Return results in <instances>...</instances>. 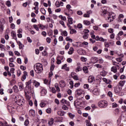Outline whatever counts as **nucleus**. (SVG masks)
Instances as JSON below:
<instances>
[{"instance_id":"obj_1","label":"nucleus","mask_w":126,"mask_h":126,"mask_svg":"<svg viewBox=\"0 0 126 126\" xmlns=\"http://www.w3.org/2000/svg\"><path fill=\"white\" fill-rule=\"evenodd\" d=\"M12 98L14 100L16 103H18L19 105H23L24 104V100H23L22 96L12 94Z\"/></svg>"},{"instance_id":"obj_2","label":"nucleus","mask_w":126,"mask_h":126,"mask_svg":"<svg viewBox=\"0 0 126 126\" xmlns=\"http://www.w3.org/2000/svg\"><path fill=\"white\" fill-rule=\"evenodd\" d=\"M34 71L36 73H42L43 72V65L40 63L35 64L34 66Z\"/></svg>"},{"instance_id":"obj_3","label":"nucleus","mask_w":126,"mask_h":126,"mask_svg":"<svg viewBox=\"0 0 126 126\" xmlns=\"http://www.w3.org/2000/svg\"><path fill=\"white\" fill-rule=\"evenodd\" d=\"M105 18L106 20H109V22H112L114 19H116V14L113 12H109Z\"/></svg>"},{"instance_id":"obj_4","label":"nucleus","mask_w":126,"mask_h":126,"mask_svg":"<svg viewBox=\"0 0 126 126\" xmlns=\"http://www.w3.org/2000/svg\"><path fill=\"white\" fill-rule=\"evenodd\" d=\"M98 105L100 108H107L108 106V102L105 100H100L98 103Z\"/></svg>"},{"instance_id":"obj_5","label":"nucleus","mask_w":126,"mask_h":126,"mask_svg":"<svg viewBox=\"0 0 126 126\" xmlns=\"http://www.w3.org/2000/svg\"><path fill=\"white\" fill-rule=\"evenodd\" d=\"M109 12H108V11H107L106 7H103L102 8L101 15H102V16H104V17L106 18L108 14H109Z\"/></svg>"},{"instance_id":"obj_6","label":"nucleus","mask_w":126,"mask_h":126,"mask_svg":"<svg viewBox=\"0 0 126 126\" xmlns=\"http://www.w3.org/2000/svg\"><path fill=\"white\" fill-rule=\"evenodd\" d=\"M74 105L76 108H80V107H81V102H80V100H76L74 101Z\"/></svg>"},{"instance_id":"obj_7","label":"nucleus","mask_w":126,"mask_h":126,"mask_svg":"<svg viewBox=\"0 0 126 126\" xmlns=\"http://www.w3.org/2000/svg\"><path fill=\"white\" fill-rule=\"evenodd\" d=\"M7 109L9 111V112L11 113V114H13L14 113V107L11 106L10 104L8 105Z\"/></svg>"},{"instance_id":"obj_8","label":"nucleus","mask_w":126,"mask_h":126,"mask_svg":"<svg viewBox=\"0 0 126 126\" xmlns=\"http://www.w3.org/2000/svg\"><path fill=\"white\" fill-rule=\"evenodd\" d=\"M92 93L95 96H99L100 95V90L98 89H94Z\"/></svg>"},{"instance_id":"obj_9","label":"nucleus","mask_w":126,"mask_h":126,"mask_svg":"<svg viewBox=\"0 0 126 126\" xmlns=\"http://www.w3.org/2000/svg\"><path fill=\"white\" fill-rule=\"evenodd\" d=\"M25 94H31L32 93V89H31V87H26L25 90Z\"/></svg>"},{"instance_id":"obj_10","label":"nucleus","mask_w":126,"mask_h":126,"mask_svg":"<svg viewBox=\"0 0 126 126\" xmlns=\"http://www.w3.org/2000/svg\"><path fill=\"white\" fill-rule=\"evenodd\" d=\"M119 58L116 59V61H117L118 63H121L123 62V58H124V56L123 54H120L118 55Z\"/></svg>"},{"instance_id":"obj_11","label":"nucleus","mask_w":126,"mask_h":126,"mask_svg":"<svg viewBox=\"0 0 126 126\" xmlns=\"http://www.w3.org/2000/svg\"><path fill=\"white\" fill-rule=\"evenodd\" d=\"M121 91H122V88L119 86L116 87L114 88V92H115L116 94H119V93H120Z\"/></svg>"},{"instance_id":"obj_12","label":"nucleus","mask_w":126,"mask_h":126,"mask_svg":"<svg viewBox=\"0 0 126 126\" xmlns=\"http://www.w3.org/2000/svg\"><path fill=\"white\" fill-rule=\"evenodd\" d=\"M18 85L20 91H22V90H24V84H23L22 82H19Z\"/></svg>"},{"instance_id":"obj_13","label":"nucleus","mask_w":126,"mask_h":126,"mask_svg":"<svg viewBox=\"0 0 126 126\" xmlns=\"http://www.w3.org/2000/svg\"><path fill=\"white\" fill-rule=\"evenodd\" d=\"M102 80L106 84H112V81L110 79H107L106 78H103Z\"/></svg>"},{"instance_id":"obj_14","label":"nucleus","mask_w":126,"mask_h":126,"mask_svg":"<svg viewBox=\"0 0 126 126\" xmlns=\"http://www.w3.org/2000/svg\"><path fill=\"white\" fill-rule=\"evenodd\" d=\"M91 62L92 63H96L98 62V58L95 57H92L91 59Z\"/></svg>"},{"instance_id":"obj_15","label":"nucleus","mask_w":126,"mask_h":126,"mask_svg":"<svg viewBox=\"0 0 126 126\" xmlns=\"http://www.w3.org/2000/svg\"><path fill=\"white\" fill-rule=\"evenodd\" d=\"M32 83L36 88H38L40 86V83L35 80L32 81Z\"/></svg>"},{"instance_id":"obj_16","label":"nucleus","mask_w":126,"mask_h":126,"mask_svg":"<svg viewBox=\"0 0 126 126\" xmlns=\"http://www.w3.org/2000/svg\"><path fill=\"white\" fill-rule=\"evenodd\" d=\"M83 24L86 26H89V25H91V22H90V21L85 20L83 21Z\"/></svg>"},{"instance_id":"obj_17","label":"nucleus","mask_w":126,"mask_h":126,"mask_svg":"<svg viewBox=\"0 0 126 126\" xmlns=\"http://www.w3.org/2000/svg\"><path fill=\"white\" fill-rule=\"evenodd\" d=\"M124 17H125V16L124 15V14H119L118 16V22H122Z\"/></svg>"},{"instance_id":"obj_18","label":"nucleus","mask_w":126,"mask_h":126,"mask_svg":"<svg viewBox=\"0 0 126 126\" xmlns=\"http://www.w3.org/2000/svg\"><path fill=\"white\" fill-rule=\"evenodd\" d=\"M75 93L78 96H80L83 93V91L81 89H78L76 91Z\"/></svg>"},{"instance_id":"obj_19","label":"nucleus","mask_w":126,"mask_h":126,"mask_svg":"<svg viewBox=\"0 0 126 126\" xmlns=\"http://www.w3.org/2000/svg\"><path fill=\"white\" fill-rule=\"evenodd\" d=\"M88 81L90 83H92V82L95 81V78L93 76H90L88 78Z\"/></svg>"},{"instance_id":"obj_20","label":"nucleus","mask_w":126,"mask_h":126,"mask_svg":"<svg viewBox=\"0 0 126 126\" xmlns=\"http://www.w3.org/2000/svg\"><path fill=\"white\" fill-rule=\"evenodd\" d=\"M27 75H28L27 72H26L25 71H24V74L22 77V81H24V80H25L26 79V76H27Z\"/></svg>"},{"instance_id":"obj_21","label":"nucleus","mask_w":126,"mask_h":126,"mask_svg":"<svg viewBox=\"0 0 126 126\" xmlns=\"http://www.w3.org/2000/svg\"><path fill=\"white\" fill-rule=\"evenodd\" d=\"M62 69H64L65 70L68 71H69V67H67V64H64L62 66Z\"/></svg>"},{"instance_id":"obj_22","label":"nucleus","mask_w":126,"mask_h":126,"mask_svg":"<svg viewBox=\"0 0 126 126\" xmlns=\"http://www.w3.org/2000/svg\"><path fill=\"white\" fill-rule=\"evenodd\" d=\"M60 87L63 88V87H65V82L63 80H61L60 82Z\"/></svg>"},{"instance_id":"obj_23","label":"nucleus","mask_w":126,"mask_h":126,"mask_svg":"<svg viewBox=\"0 0 126 126\" xmlns=\"http://www.w3.org/2000/svg\"><path fill=\"white\" fill-rule=\"evenodd\" d=\"M117 69L118 68H117V66H113L111 67V71H112V72L116 73H117V71H118Z\"/></svg>"},{"instance_id":"obj_24","label":"nucleus","mask_w":126,"mask_h":126,"mask_svg":"<svg viewBox=\"0 0 126 126\" xmlns=\"http://www.w3.org/2000/svg\"><path fill=\"white\" fill-rule=\"evenodd\" d=\"M73 52H74V49H73V47H70V48L69 49L68 54V55H72V54H73Z\"/></svg>"},{"instance_id":"obj_25","label":"nucleus","mask_w":126,"mask_h":126,"mask_svg":"<svg viewBox=\"0 0 126 126\" xmlns=\"http://www.w3.org/2000/svg\"><path fill=\"white\" fill-rule=\"evenodd\" d=\"M13 90L15 93H17L19 91V90H18V87H17V86L16 85L13 86Z\"/></svg>"},{"instance_id":"obj_26","label":"nucleus","mask_w":126,"mask_h":126,"mask_svg":"<svg viewBox=\"0 0 126 126\" xmlns=\"http://www.w3.org/2000/svg\"><path fill=\"white\" fill-rule=\"evenodd\" d=\"M47 94V90L43 89L41 91V96H45Z\"/></svg>"},{"instance_id":"obj_27","label":"nucleus","mask_w":126,"mask_h":126,"mask_svg":"<svg viewBox=\"0 0 126 126\" xmlns=\"http://www.w3.org/2000/svg\"><path fill=\"white\" fill-rule=\"evenodd\" d=\"M29 115L30 116H32V117H34V116H35V110L33 109L30 110Z\"/></svg>"},{"instance_id":"obj_28","label":"nucleus","mask_w":126,"mask_h":126,"mask_svg":"<svg viewBox=\"0 0 126 126\" xmlns=\"http://www.w3.org/2000/svg\"><path fill=\"white\" fill-rule=\"evenodd\" d=\"M68 18V22L69 24H73V20L72 19V18L70 17H67Z\"/></svg>"},{"instance_id":"obj_29","label":"nucleus","mask_w":126,"mask_h":126,"mask_svg":"<svg viewBox=\"0 0 126 126\" xmlns=\"http://www.w3.org/2000/svg\"><path fill=\"white\" fill-rule=\"evenodd\" d=\"M44 83L45 84H46L47 85H50L51 84V80H48L47 79H45L44 80Z\"/></svg>"},{"instance_id":"obj_30","label":"nucleus","mask_w":126,"mask_h":126,"mask_svg":"<svg viewBox=\"0 0 126 126\" xmlns=\"http://www.w3.org/2000/svg\"><path fill=\"white\" fill-rule=\"evenodd\" d=\"M61 35L66 37V36H67V32H66V31H63V32H62Z\"/></svg>"},{"instance_id":"obj_31","label":"nucleus","mask_w":126,"mask_h":126,"mask_svg":"<svg viewBox=\"0 0 126 126\" xmlns=\"http://www.w3.org/2000/svg\"><path fill=\"white\" fill-rule=\"evenodd\" d=\"M55 88L56 89V92H60L61 90L60 89V87H59V85L58 84H55Z\"/></svg>"},{"instance_id":"obj_32","label":"nucleus","mask_w":126,"mask_h":126,"mask_svg":"<svg viewBox=\"0 0 126 126\" xmlns=\"http://www.w3.org/2000/svg\"><path fill=\"white\" fill-rule=\"evenodd\" d=\"M18 44L19 45V48L20 50H21V49H22L24 47V45L23 44H22L21 42L18 41Z\"/></svg>"},{"instance_id":"obj_33","label":"nucleus","mask_w":126,"mask_h":126,"mask_svg":"<svg viewBox=\"0 0 126 126\" xmlns=\"http://www.w3.org/2000/svg\"><path fill=\"white\" fill-rule=\"evenodd\" d=\"M76 30L73 29H70V34H76Z\"/></svg>"},{"instance_id":"obj_34","label":"nucleus","mask_w":126,"mask_h":126,"mask_svg":"<svg viewBox=\"0 0 126 126\" xmlns=\"http://www.w3.org/2000/svg\"><path fill=\"white\" fill-rule=\"evenodd\" d=\"M82 70V67L80 66H78L76 68V72H79Z\"/></svg>"},{"instance_id":"obj_35","label":"nucleus","mask_w":126,"mask_h":126,"mask_svg":"<svg viewBox=\"0 0 126 126\" xmlns=\"http://www.w3.org/2000/svg\"><path fill=\"white\" fill-rule=\"evenodd\" d=\"M31 83H32V81L31 80L26 83V87H31Z\"/></svg>"},{"instance_id":"obj_36","label":"nucleus","mask_w":126,"mask_h":126,"mask_svg":"<svg viewBox=\"0 0 126 126\" xmlns=\"http://www.w3.org/2000/svg\"><path fill=\"white\" fill-rule=\"evenodd\" d=\"M0 125H1V126H10L7 124L6 122H4L3 123L0 122Z\"/></svg>"},{"instance_id":"obj_37","label":"nucleus","mask_w":126,"mask_h":126,"mask_svg":"<svg viewBox=\"0 0 126 126\" xmlns=\"http://www.w3.org/2000/svg\"><path fill=\"white\" fill-rule=\"evenodd\" d=\"M67 115L70 117V119H73V118H74V117H75V115L69 112V113H67Z\"/></svg>"},{"instance_id":"obj_38","label":"nucleus","mask_w":126,"mask_h":126,"mask_svg":"<svg viewBox=\"0 0 126 126\" xmlns=\"http://www.w3.org/2000/svg\"><path fill=\"white\" fill-rule=\"evenodd\" d=\"M100 75L102 76H106L107 75V72L105 70H102L100 73Z\"/></svg>"},{"instance_id":"obj_39","label":"nucleus","mask_w":126,"mask_h":126,"mask_svg":"<svg viewBox=\"0 0 126 126\" xmlns=\"http://www.w3.org/2000/svg\"><path fill=\"white\" fill-rule=\"evenodd\" d=\"M48 124L49 126H52L54 125V118H51L48 122Z\"/></svg>"},{"instance_id":"obj_40","label":"nucleus","mask_w":126,"mask_h":126,"mask_svg":"<svg viewBox=\"0 0 126 126\" xmlns=\"http://www.w3.org/2000/svg\"><path fill=\"white\" fill-rule=\"evenodd\" d=\"M38 26L39 29H42V30H44V29H45V28H46V26H45L42 24H38Z\"/></svg>"},{"instance_id":"obj_41","label":"nucleus","mask_w":126,"mask_h":126,"mask_svg":"<svg viewBox=\"0 0 126 126\" xmlns=\"http://www.w3.org/2000/svg\"><path fill=\"white\" fill-rule=\"evenodd\" d=\"M0 49L1 51H5V46L3 44H0Z\"/></svg>"},{"instance_id":"obj_42","label":"nucleus","mask_w":126,"mask_h":126,"mask_svg":"<svg viewBox=\"0 0 126 126\" xmlns=\"http://www.w3.org/2000/svg\"><path fill=\"white\" fill-rule=\"evenodd\" d=\"M58 115L59 116H64V111H60L58 112Z\"/></svg>"},{"instance_id":"obj_43","label":"nucleus","mask_w":126,"mask_h":126,"mask_svg":"<svg viewBox=\"0 0 126 126\" xmlns=\"http://www.w3.org/2000/svg\"><path fill=\"white\" fill-rule=\"evenodd\" d=\"M83 70L85 73H88V68L87 66L83 67Z\"/></svg>"},{"instance_id":"obj_44","label":"nucleus","mask_w":126,"mask_h":126,"mask_svg":"<svg viewBox=\"0 0 126 126\" xmlns=\"http://www.w3.org/2000/svg\"><path fill=\"white\" fill-rule=\"evenodd\" d=\"M61 103H62V104H68L69 102L67 101V100H65V99L63 98L61 100Z\"/></svg>"},{"instance_id":"obj_45","label":"nucleus","mask_w":126,"mask_h":126,"mask_svg":"<svg viewBox=\"0 0 126 126\" xmlns=\"http://www.w3.org/2000/svg\"><path fill=\"white\" fill-rule=\"evenodd\" d=\"M125 83H126V81H120L119 82V85L121 86V87H123V86L125 85Z\"/></svg>"},{"instance_id":"obj_46","label":"nucleus","mask_w":126,"mask_h":126,"mask_svg":"<svg viewBox=\"0 0 126 126\" xmlns=\"http://www.w3.org/2000/svg\"><path fill=\"white\" fill-rule=\"evenodd\" d=\"M119 2L123 5H126V0H119Z\"/></svg>"},{"instance_id":"obj_47","label":"nucleus","mask_w":126,"mask_h":126,"mask_svg":"<svg viewBox=\"0 0 126 126\" xmlns=\"http://www.w3.org/2000/svg\"><path fill=\"white\" fill-rule=\"evenodd\" d=\"M87 126H93L89 120H86Z\"/></svg>"},{"instance_id":"obj_48","label":"nucleus","mask_w":126,"mask_h":126,"mask_svg":"<svg viewBox=\"0 0 126 126\" xmlns=\"http://www.w3.org/2000/svg\"><path fill=\"white\" fill-rule=\"evenodd\" d=\"M11 36L13 37V38L16 37V32L14 31L11 32Z\"/></svg>"},{"instance_id":"obj_49","label":"nucleus","mask_w":126,"mask_h":126,"mask_svg":"<svg viewBox=\"0 0 126 126\" xmlns=\"http://www.w3.org/2000/svg\"><path fill=\"white\" fill-rule=\"evenodd\" d=\"M40 107H41V108H44V107H45V106H46V103L44 102H41L40 104H39Z\"/></svg>"},{"instance_id":"obj_50","label":"nucleus","mask_w":126,"mask_h":126,"mask_svg":"<svg viewBox=\"0 0 126 126\" xmlns=\"http://www.w3.org/2000/svg\"><path fill=\"white\" fill-rule=\"evenodd\" d=\"M119 76H120V73H117L116 74V75H114L113 76V78H114V79H118V77H119Z\"/></svg>"},{"instance_id":"obj_51","label":"nucleus","mask_w":126,"mask_h":126,"mask_svg":"<svg viewBox=\"0 0 126 126\" xmlns=\"http://www.w3.org/2000/svg\"><path fill=\"white\" fill-rule=\"evenodd\" d=\"M32 27H33V28L34 29H35V30H36V31H39V27L37 25H33L32 26Z\"/></svg>"},{"instance_id":"obj_52","label":"nucleus","mask_w":126,"mask_h":126,"mask_svg":"<svg viewBox=\"0 0 126 126\" xmlns=\"http://www.w3.org/2000/svg\"><path fill=\"white\" fill-rule=\"evenodd\" d=\"M6 5L10 7V6H11V2L9 0H7L6 2Z\"/></svg>"},{"instance_id":"obj_53","label":"nucleus","mask_w":126,"mask_h":126,"mask_svg":"<svg viewBox=\"0 0 126 126\" xmlns=\"http://www.w3.org/2000/svg\"><path fill=\"white\" fill-rule=\"evenodd\" d=\"M69 83L70 84V88L72 89V88H73V81H70Z\"/></svg>"},{"instance_id":"obj_54","label":"nucleus","mask_w":126,"mask_h":126,"mask_svg":"<svg viewBox=\"0 0 126 126\" xmlns=\"http://www.w3.org/2000/svg\"><path fill=\"white\" fill-rule=\"evenodd\" d=\"M5 21L4 20L2 19L0 21V26H3L4 25Z\"/></svg>"},{"instance_id":"obj_55","label":"nucleus","mask_w":126,"mask_h":126,"mask_svg":"<svg viewBox=\"0 0 126 126\" xmlns=\"http://www.w3.org/2000/svg\"><path fill=\"white\" fill-rule=\"evenodd\" d=\"M108 32L111 34L114 33V29L110 28L108 29Z\"/></svg>"},{"instance_id":"obj_56","label":"nucleus","mask_w":126,"mask_h":126,"mask_svg":"<svg viewBox=\"0 0 126 126\" xmlns=\"http://www.w3.org/2000/svg\"><path fill=\"white\" fill-rule=\"evenodd\" d=\"M62 109H63V110H64V111H67L68 110V107H67V106H66V105H64L63 106Z\"/></svg>"},{"instance_id":"obj_57","label":"nucleus","mask_w":126,"mask_h":126,"mask_svg":"<svg viewBox=\"0 0 126 126\" xmlns=\"http://www.w3.org/2000/svg\"><path fill=\"white\" fill-rule=\"evenodd\" d=\"M46 112L47 113V114H51V113H52V109L50 108H48L46 110Z\"/></svg>"},{"instance_id":"obj_58","label":"nucleus","mask_w":126,"mask_h":126,"mask_svg":"<svg viewBox=\"0 0 126 126\" xmlns=\"http://www.w3.org/2000/svg\"><path fill=\"white\" fill-rule=\"evenodd\" d=\"M81 61H82V62H87V58L84 57H81Z\"/></svg>"},{"instance_id":"obj_59","label":"nucleus","mask_w":126,"mask_h":126,"mask_svg":"<svg viewBox=\"0 0 126 126\" xmlns=\"http://www.w3.org/2000/svg\"><path fill=\"white\" fill-rule=\"evenodd\" d=\"M99 63H104V60H103V59L100 58H99V59H98V61Z\"/></svg>"},{"instance_id":"obj_60","label":"nucleus","mask_w":126,"mask_h":126,"mask_svg":"<svg viewBox=\"0 0 126 126\" xmlns=\"http://www.w3.org/2000/svg\"><path fill=\"white\" fill-rule=\"evenodd\" d=\"M40 11H41V12H42V14H44V15H45V14H46V10H45V9L41 8Z\"/></svg>"},{"instance_id":"obj_61","label":"nucleus","mask_w":126,"mask_h":126,"mask_svg":"<svg viewBox=\"0 0 126 126\" xmlns=\"http://www.w3.org/2000/svg\"><path fill=\"white\" fill-rule=\"evenodd\" d=\"M24 125L25 126H28V125H29V120L28 119H27L24 123Z\"/></svg>"},{"instance_id":"obj_62","label":"nucleus","mask_w":126,"mask_h":126,"mask_svg":"<svg viewBox=\"0 0 126 126\" xmlns=\"http://www.w3.org/2000/svg\"><path fill=\"white\" fill-rule=\"evenodd\" d=\"M98 41H100L101 42H106L107 41L106 39H104L103 37H99V39Z\"/></svg>"},{"instance_id":"obj_63","label":"nucleus","mask_w":126,"mask_h":126,"mask_svg":"<svg viewBox=\"0 0 126 126\" xmlns=\"http://www.w3.org/2000/svg\"><path fill=\"white\" fill-rule=\"evenodd\" d=\"M89 36V34H88V33H84L83 38H84V39H87V38H88Z\"/></svg>"},{"instance_id":"obj_64","label":"nucleus","mask_w":126,"mask_h":126,"mask_svg":"<svg viewBox=\"0 0 126 126\" xmlns=\"http://www.w3.org/2000/svg\"><path fill=\"white\" fill-rule=\"evenodd\" d=\"M66 41H69V42H72V39H71L69 36H67L65 38Z\"/></svg>"}]
</instances>
